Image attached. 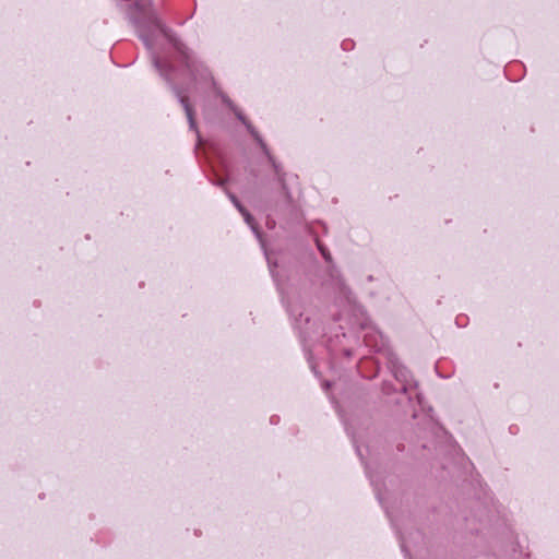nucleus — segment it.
<instances>
[{"label":"nucleus","instance_id":"f257e3e1","mask_svg":"<svg viewBox=\"0 0 559 559\" xmlns=\"http://www.w3.org/2000/svg\"><path fill=\"white\" fill-rule=\"evenodd\" d=\"M235 205L237 206V209L239 210V212L242 214V216L245 217L246 222L249 224V225H252L253 223V217L251 216V214L234 198L233 199Z\"/></svg>","mask_w":559,"mask_h":559},{"label":"nucleus","instance_id":"f03ea898","mask_svg":"<svg viewBox=\"0 0 559 559\" xmlns=\"http://www.w3.org/2000/svg\"><path fill=\"white\" fill-rule=\"evenodd\" d=\"M181 103L183 104L187 117L192 124L193 123L192 109H191L190 105L188 104L187 98H181Z\"/></svg>","mask_w":559,"mask_h":559},{"label":"nucleus","instance_id":"7ed1b4c3","mask_svg":"<svg viewBox=\"0 0 559 559\" xmlns=\"http://www.w3.org/2000/svg\"><path fill=\"white\" fill-rule=\"evenodd\" d=\"M318 249L320 250V252L322 253V255L324 257V259L326 261L331 260V257H330V253L326 250V247L320 246V247H318Z\"/></svg>","mask_w":559,"mask_h":559}]
</instances>
